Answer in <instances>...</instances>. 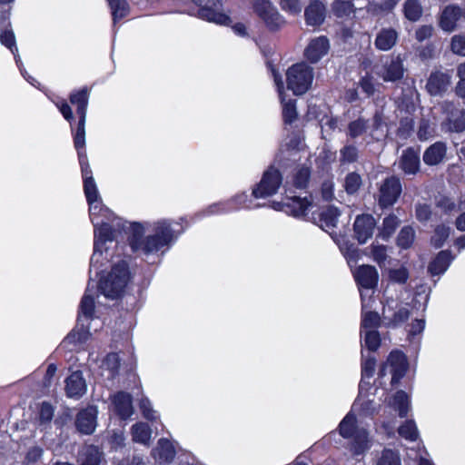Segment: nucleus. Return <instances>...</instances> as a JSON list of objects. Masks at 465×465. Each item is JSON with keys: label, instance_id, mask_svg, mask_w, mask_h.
Wrapping results in <instances>:
<instances>
[{"label": "nucleus", "instance_id": "2", "mask_svg": "<svg viewBox=\"0 0 465 465\" xmlns=\"http://www.w3.org/2000/svg\"><path fill=\"white\" fill-rule=\"evenodd\" d=\"M130 281V272L125 262L114 265L110 273L100 282L102 292L108 298H117Z\"/></svg>", "mask_w": 465, "mask_h": 465}, {"label": "nucleus", "instance_id": "64", "mask_svg": "<svg viewBox=\"0 0 465 465\" xmlns=\"http://www.w3.org/2000/svg\"><path fill=\"white\" fill-rule=\"evenodd\" d=\"M0 41L3 45H5L6 47L12 50V48L15 46V35L10 31H5L3 34L0 35Z\"/></svg>", "mask_w": 465, "mask_h": 465}, {"label": "nucleus", "instance_id": "41", "mask_svg": "<svg viewBox=\"0 0 465 465\" xmlns=\"http://www.w3.org/2000/svg\"><path fill=\"white\" fill-rule=\"evenodd\" d=\"M414 236L415 232L411 227H403L398 236V245L404 249L409 248L414 241Z\"/></svg>", "mask_w": 465, "mask_h": 465}, {"label": "nucleus", "instance_id": "19", "mask_svg": "<svg viewBox=\"0 0 465 465\" xmlns=\"http://www.w3.org/2000/svg\"><path fill=\"white\" fill-rule=\"evenodd\" d=\"M66 395L70 398H80L86 391L85 381L82 372H73L65 381Z\"/></svg>", "mask_w": 465, "mask_h": 465}, {"label": "nucleus", "instance_id": "18", "mask_svg": "<svg viewBox=\"0 0 465 465\" xmlns=\"http://www.w3.org/2000/svg\"><path fill=\"white\" fill-rule=\"evenodd\" d=\"M279 205H281L280 209L284 213L295 217H300L306 214V212L312 205V203L307 198L292 197L287 199L282 203H279Z\"/></svg>", "mask_w": 465, "mask_h": 465}, {"label": "nucleus", "instance_id": "54", "mask_svg": "<svg viewBox=\"0 0 465 465\" xmlns=\"http://www.w3.org/2000/svg\"><path fill=\"white\" fill-rule=\"evenodd\" d=\"M140 409L143 415V417L149 420H155L158 416L156 412L153 410L151 406V402L148 399L143 398L140 401Z\"/></svg>", "mask_w": 465, "mask_h": 465}, {"label": "nucleus", "instance_id": "27", "mask_svg": "<svg viewBox=\"0 0 465 465\" xmlns=\"http://www.w3.org/2000/svg\"><path fill=\"white\" fill-rule=\"evenodd\" d=\"M152 455L159 463H165L173 459L175 451L173 444L168 440L161 439L156 448L153 450Z\"/></svg>", "mask_w": 465, "mask_h": 465}, {"label": "nucleus", "instance_id": "14", "mask_svg": "<svg viewBox=\"0 0 465 465\" xmlns=\"http://www.w3.org/2000/svg\"><path fill=\"white\" fill-rule=\"evenodd\" d=\"M461 17V8L455 5H450L442 10L439 19V25L445 32H453L457 27L458 21Z\"/></svg>", "mask_w": 465, "mask_h": 465}, {"label": "nucleus", "instance_id": "53", "mask_svg": "<svg viewBox=\"0 0 465 465\" xmlns=\"http://www.w3.org/2000/svg\"><path fill=\"white\" fill-rule=\"evenodd\" d=\"M310 177V171L308 168H301L297 171L294 175L293 183L298 188H303L306 186Z\"/></svg>", "mask_w": 465, "mask_h": 465}, {"label": "nucleus", "instance_id": "51", "mask_svg": "<svg viewBox=\"0 0 465 465\" xmlns=\"http://www.w3.org/2000/svg\"><path fill=\"white\" fill-rule=\"evenodd\" d=\"M371 256L381 266L387 259V249L383 245H371Z\"/></svg>", "mask_w": 465, "mask_h": 465}, {"label": "nucleus", "instance_id": "20", "mask_svg": "<svg viewBox=\"0 0 465 465\" xmlns=\"http://www.w3.org/2000/svg\"><path fill=\"white\" fill-rule=\"evenodd\" d=\"M90 90L83 87L72 92L69 95L70 103L76 107L78 120H85Z\"/></svg>", "mask_w": 465, "mask_h": 465}, {"label": "nucleus", "instance_id": "36", "mask_svg": "<svg viewBox=\"0 0 465 465\" xmlns=\"http://www.w3.org/2000/svg\"><path fill=\"white\" fill-rule=\"evenodd\" d=\"M367 304L362 298V320H361V328L364 331H369L368 329H373L379 326L380 324V316L377 312H366Z\"/></svg>", "mask_w": 465, "mask_h": 465}, {"label": "nucleus", "instance_id": "26", "mask_svg": "<svg viewBox=\"0 0 465 465\" xmlns=\"http://www.w3.org/2000/svg\"><path fill=\"white\" fill-rule=\"evenodd\" d=\"M305 19L309 25H321L325 17V6L318 0L312 2L305 9Z\"/></svg>", "mask_w": 465, "mask_h": 465}, {"label": "nucleus", "instance_id": "12", "mask_svg": "<svg viewBox=\"0 0 465 465\" xmlns=\"http://www.w3.org/2000/svg\"><path fill=\"white\" fill-rule=\"evenodd\" d=\"M403 65L398 57L385 62L376 70V74L385 82L401 80L403 77Z\"/></svg>", "mask_w": 465, "mask_h": 465}, {"label": "nucleus", "instance_id": "37", "mask_svg": "<svg viewBox=\"0 0 465 465\" xmlns=\"http://www.w3.org/2000/svg\"><path fill=\"white\" fill-rule=\"evenodd\" d=\"M375 465H401L400 455L392 450L385 449L377 458Z\"/></svg>", "mask_w": 465, "mask_h": 465}, {"label": "nucleus", "instance_id": "16", "mask_svg": "<svg viewBox=\"0 0 465 465\" xmlns=\"http://www.w3.org/2000/svg\"><path fill=\"white\" fill-rule=\"evenodd\" d=\"M96 408L90 406L80 411L76 418V427L81 433L91 434L96 427Z\"/></svg>", "mask_w": 465, "mask_h": 465}, {"label": "nucleus", "instance_id": "15", "mask_svg": "<svg viewBox=\"0 0 465 465\" xmlns=\"http://www.w3.org/2000/svg\"><path fill=\"white\" fill-rule=\"evenodd\" d=\"M353 276L356 282L365 289L376 287L379 280V274L375 267L371 265L359 266L354 272Z\"/></svg>", "mask_w": 465, "mask_h": 465}, {"label": "nucleus", "instance_id": "4", "mask_svg": "<svg viewBox=\"0 0 465 465\" xmlns=\"http://www.w3.org/2000/svg\"><path fill=\"white\" fill-rule=\"evenodd\" d=\"M287 86L295 95L305 94L312 86L313 70L305 63L295 64L286 73Z\"/></svg>", "mask_w": 465, "mask_h": 465}, {"label": "nucleus", "instance_id": "5", "mask_svg": "<svg viewBox=\"0 0 465 465\" xmlns=\"http://www.w3.org/2000/svg\"><path fill=\"white\" fill-rule=\"evenodd\" d=\"M253 10L270 30H278L285 25L283 17L268 0L255 1Z\"/></svg>", "mask_w": 465, "mask_h": 465}, {"label": "nucleus", "instance_id": "17", "mask_svg": "<svg viewBox=\"0 0 465 465\" xmlns=\"http://www.w3.org/2000/svg\"><path fill=\"white\" fill-rule=\"evenodd\" d=\"M84 191L86 200L89 203V213L92 223H94L96 209H103L100 196L97 191L94 180H87L84 182Z\"/></svg>", "mask_w": 465, "mask_h": 465}, {"label": "nucleus", "instance_id": "48", "mask_svg": "<svg viewBox=\"0 0 465 465\" xmlns=\"http://www.w3.org/2000/svg\"><path fill=\"white\" fill-rule=\"evenodd\" d=\"M94 301L88 294H84L80 303V312L86 318H90L94 312Z\"/></svg>", "mask_w": 465, "mask_h": 465}, {"label": "nucleus", "instance_id": "25", "mask_svg": "<svg viewBox=\"0 0 465 465\" xmlns=\"http://www.w3.org/2000/svg\"><path fill=\"white\" fill-rule=\"evenodd\" d=\"M450 84V76L448 74L436 72L431 74L426 88L431 95H438L446 91Z\"/></svg>", "mask_w": 465, "mask_h": 465}, {"label": "nucleus", "instance_id": "21", "mask_svg": "<svg viewBox=\"0 0 465 465\" xmlns=\"http://www.w3.org/2000/svg\"><path fill=\"white\" fill-rule=\"evenodd\" d=\"M446 153V143L442 142H436L425 150L423 153V162L427 165H438L444 161Z\"/></svg>", "mask_w": 465, "mask_h": 465}, {"label": "nucleus", "instance_id": "61", "mask_svg": "<svg viewBox=\"0 0 465 465\" xmlns=\"http://www.w3.org/2000/svg\"><path fill=\"white\" fill-rule=\"evenodd\" d=\"M375 364H376V361H375L374 358L365 359L361 364L362 376L367 377V378L371 377L374 372Z\"/></svg>", "mask_w": 465, "mask_h": 465}, {"label": "nucleus", "instance_id": "8", "mask_svg": "<svg viewBox=\"0 0 465 465\" xmlns=\"http://www.w3.org/2000/svg\"><path fill=\"white\" fill-rule=\"evenodd\" d=\"M193 2L199 6L198 16L200 18L218 25L229 23V16L219 11L221 0H193Z\"/></svg>", "mask_w": 465, "mask_h": 465}, {"label": "nucleus", "instance_id": "45", "mask_svg": "<svg viewBox=\"0 0 465 465\" xmlns=\"http://www.w3.org/2000/svg\"><path fill=\"white\" fill-rule=\"evenodd\" d=\"M361 185V178L358 173H351L345 178V190L348 193H356Z\"/></svg>", "mask_w": 465, "mask_h": 465}, {"label": "nucleus", "instance_id": "56", "mask_svg": "<svg viewBox=\"0 0 465 465\" xmlns=\"http://www.w3.org/2000/svg\"><path fill=\"white\" fill-rule=\"evenodd\" d=\"M359 85L361 88V90L366 94L367 96L372 95L375 92L373 79L371 75L363 76L360 80Z\"/></svg>", "mask_w": 465, "mask_h": 465}, {"label": "nucleus", "instance_id": "42", "mask_svg": "<svg viewBox=\"0 0 465 465\" xmlns=\"http://www.w3.org/2000/svg\"><path fill=\"white\" fill-rule=\"evenodd\" d=\"M54 417V407L47 402H43L39 406L37 420L39 424L45 425L50 423Z\"/></svg>", "mask_w": 465, "mask_h": 465}, {"label": "nucleus", "instance_id": "28", "mask_svg": "<svg viewBox=\"0 0 465 465\" xmlns=\"http://www.w3.org/2000/svg\"><path fill=\"white\" fill-rule=\"evenodd\" d=\"M78 462L79 465H100L102 453L93 445L85 446L79 452Z\"/></svg>", "mask_w": 465, "mask_h": 465}, {"label": "nucleus", "instance_id": "57", "mask_svg": "<svg viewBox=\"0 0 465 465\" xmlns=\"http://www.w3.org/2000/svg\"><path fill=\"white\" fill-rule=\"evenodd\" d=\"M409 277V273L406 268L401 267L399 269H393L390 271V278L391 281L404 283Z\"/></svg>", "mask_w": 465, "mask_h": 465}, {"label": "nucleus", "instance_id": "60", "mask_svg": "<svg viewBox=\"0 0 465 465\" xmlns=\"http://www.w3.org/2000/svg\"><path fill=\"white\" fill-rule=\"evenodd\" d=\"M465 129V111H460L454 121L450 120V131L462 132Z\"/></svg>", "mask_w": 465, "mask_h": 465}, {"label": "nucleus", "instance_id": "49", "mask_svg": "<svg viewBox=\"0 0 465 465\" xmlns=\"http://www.w3.org/2000/svg\"><path fill=\"white\" fill-rule=\"evenodd\" d=\"M450 49L454 54L465 56V35H454L451 38Z\"/></svg>", "mask_w": 465, "mask_h": 465}, {"label": "nucleus", "instance_id": "62", "mask_svg": "<svg viewBox=\"0 0 465 465\" xmlns=\"http://www.w3.org/2000/svg\"><path fill=\"white\" fill-rule=\"evenodd\" d=\"M104 364L113 373L116 372L120 367V358L117 353H110L106 356Z\"/></svg>", "mask_w": 465, "mask_h": 465}, {"label": "nucleus", "instance_id": "40", "mask_svg": "<svg viewBox=\"0 0 465 465\" xmlns=\"http://www.w3.org/2000/svg\"><path fill=\"white\" fill-rule=\"evenodd\" d=\"M112 9L114 20L124 17L128 13V4L125 0H106Z\"/></svg>", "mask_w": 465, "mask_h": 465}, {"label": "nucleus", "instance_id": "58", "mask_svg": "<svg viewBox=\"0 0 465 465\" xmlns=\"http://www.w3.org/2000/svg\"><path fill=\"white\" fill-rule=\"evenodd\" d=\"M410 317V311L407 307H401L393 315L391 319V323L393 326H397L405 321H407Z\"/></svg>", "mask_w": 465, "mask_h": 465}, {"label": "nucleus", "instance_id": "39", "mask_svg": "<svg viewBox=\"0 0 465 465\" xmlns=\"http://www.w3.org/2000/svg\"><path fill=\"white\" fill-rule=\"evenodd\" d=\"M399 434L411 441H414L418 439L419 432L416 424L413 420H407L398 429Z\"/></svg>", "mask_w": 465, "mask_h": 465}, {"label": "nucleus", "instance_id": "33", "mask_svg": "<svg viewBox=\"0 0 465 465\" xmlns=\"http://www.w3.org/2000/svg\"><path fill=\"white\" fill-rule=\"evenodd\" d=\"M151 429L143 422L135 423L132 427L133 440L143 445H148L151 440Z\"/></svg>", "mask_w": 465, "mask_h": 465}, {"label": "nucleus", "instance_id": "46", "mask_svg": "<svg viewBox=\"0 0 465 465\" xmlns=\"http://www.w3.org/2000/svg\"><path fill=\"white\" fill-rule=\"evenodd\" d=\"M364 344L370 351H375L380 346V335L374 330L364 331Z\"/></svg>", "mask_w": 465, "mask_h": 465}, {"label": "nucleus", "instance_id": "52", "mask_svg": "<svg viewBox=\"0 0 465 465\" xmlns=\"http://www.w3.org/2000/svg\"><path fill=\"white\" fill-rule=\"evenodd\" d=\"M357 157V149L352 145H346L341 150V161L343 163H353Z\"/></svg>", "mask_w": 465, "mask_h": 465}, {"label": "nucleus", "instance_id": "50", "mask_svg": "<svg viewBox=\"0 0 465 465\" xmlns=\"http://www.w3.org/2000/svg\"><path fill=\"white\" fill-rule=\"evenodd\" d=\"M352 7L351 2L342 0L335 1L332 5L333 11L338 16L350 15L353 11Z\"/></svg>", "mask_w": 465, "mask_h": 465}, {"label": "nucleus", "instance_id": "47", "mask_svg": "<svg viewBox=\"0 0 465 465\" xmlns=\"http://www.w3.org/2000/svg\"><path fill=\"white\" fill-rule=\"evenodd\" d=\"M367 129V123L363 119H357L351 122L348 127V134L351 138L361 135Z\"/></svg>", "mask_w": 465, "mask_h": 465}, {"label": "nucleus", "instance_id": "55", "mask_svg": "<svg viewBox=\"0 0 465 465\" xmlns=\"http://www.w3.org/2000/svg\"><path fill=\"white\" fill-rule=\"evenodd\" d=\"M280 5L282 10L291 14H299L302 10L300 0H281Z\"/></svg>", "mask_w": 465, "mask_h": 465}, {"label": "nucleus", "instance_id": "6", "mask_svg": "<svg viewBox=\"0 0 465 465\" xmlns=\"http://www.w3.org/2000/svg\"><path fill=\"white\" fill-rule=\"evenodd\" d=\"M57 108L60 113L64 116V118L68 121L72 125V122L74 120L72 109L70 105L67 104L65 100H61L56 104ZM85 120H78L77 126L75 128L72 127L73 134H74V147L78 152V156H80V153L85 154L84 145H85Z\"/></svg>", "mask_w": 465, "mask_h": 465}, {"label": "nucleus", "instance_id": "3", "mask_svg": "<svg viewBox=\"0 0 465 465\" xmlns=\"http://www.w3.org/2000/svg\"><path fill=\"white\" fill-rule=\"evenodd\" d=\"M340 433L343 438H352L351 450L353 455L362 454L370 447V440L368 439V433L365 429H359L356 426V418L349 412L343 420L341 421Z\"/></svg>", "mask_w": 465, "mask_h": 465}, {"label": "nucleus", "instance_id": "10", "mask_svg": "<svg viewBox=\"0 0 465 465\" xmlns=\"http://www.w3.org/2000/svg\"><path fill=\"white\" fill-rule=\"evenodd\" d=\"M387 368H390V372L392 375L391 382L397 383L405 374L407 370V360L405 355L399 351H391L388 357L387 362L381 370V375L385 374Z\"/></svg>", "mask_w": 465, "mask_h": 465}, {"label": "nucleus", "instance_id": "32", "mask_svg": "<svg viewBox=\"0 0 465 465\" xmlns=\"http://www.w3.org/2000/svg\"><path fill=\"white\" fill-rule=\"evenodd\" d=\"M279 94L282 104V117L285 123L292 124L297 117L296 106L294 100L285 101L283 98V86L281 83L278 84Z\"/></svg>", "mask_w": 465, "mask_h": 465}, {"label": "nucleus", "instance_id": "9", "mask_svg": "<svg viewBox=\"0 0 465 465\" xmlns=\"http://www.w3.org/2000/svg\"><path fill=\"white\" fill-rule=\"evenodd\" d=\"M401 193V183L397 177L386 179L380 187L379 203L381 207L392 205Z\"/></svg>", "mask_w": 465, "mask_h": 465}, {"label": "nucleus", "instance_id": "35", "mask_svg": "<svg viewBox=\"0 0 465 465\" xmlns=\"http://www.w3.org/2000/svg\"><path fill=\"white\" fill-rule=\"evenodd\" d=\"M114 238L113 231L111 230L110 225L101 221V223H99V227L96 226L94 229V252L98 250V244L104 243L106 241H112Z\"/></svg>", "mask_w": 465, "mask_h": 465}, {"label": "nucleus", "instance_id": "44", "mask_svg": "<svg viewBox=\"0 0 465 465\" xmlns=\"http://www.w3.org/2000/svg\"><path fill=\"white\" fill-rule=\"evenodd\" d=\"M450 235V228L446 226H438L435 231L434 234L431 237V243L436 247L440 248L443 245L444 242L447 240V238Z\"/></svg>", "mask_w": 465, "mask_h": 465}, {"label": "nucleus", "instance_id": "30", "mask_svg": "<svg viewBox=\"0 0 465 465\" xmlns=\"http://www.w3.org/2000/svg\"><path fill=\"white\" fill-rule=\"evenodd\" d=\"M451 261V255L447 251H441L436 258L430 263L429 271L433 275L443 273L449 267Z\"/></svg>", "mask_w": 465, "mask_h": 465}, {"label": "nucleus", "instance_id": "23", "mask_svg": "<svg viewBox=\"0 0 465 465\" xmlns=\"http://www.w3.org/2000/svg\"><path fill=\"white\" fill-rule=\"evenodd\" d=\"M248 196L245 193L236 195L227 203H215L209 207L210 213H219L229 212L239 208H252V204L247 203Z\"/></svg>", "mask_w": 465, "mask_h": 465}, {"label": "nucleus", "instance_id": "34", "mask_svg": "<svg viewBox=\"0 0 465 465\" xmlns=\"http://www.w3.org/2000/svg\"><path fill=\"white\" fill-rule=\"evenodd\" d=\"M390 404L398 411L401 417H405L410 411V400L408 395L402 391H397Z\"/></svg>", "mask_w": 465, "mask_h": 465}, {"label": "nucleus", "instance_id": "31", "mask_svg": "<svg viewBox=\"0 0 465 465\" xmlns=\"http://www.w3.org/2000/svg\"><path fill=\"white\" fill-rule=\"evenodd\" d=\"M339 216L340 212L337 208L328 206L320 213V226L328 232L336 226Z\"/></svg>", "mask_w": 465, "mask_h": 465}, {"label": "nucleus", "instance_id": "7", "mask_svg": "<svg viewBox=\"0 0 465 465\" xmlns=\"http://www.w3.org/2000/svg\"><path fill=\"white\" fill-rule=\"evenodd\" d=\"M282 183V175L280 172L270 167L264 172L260 183L252 191L255 198H264L274 194Z\"/></svg>", "mask_w": 465, "mask_h": 465}, {"label": "nucleus", "instance_id": "13", "mask_svg": "<svg viewBox=\"0 0 465 465\" xmlns=\"http://www.w3.org/2000/svg\"><path fill=\"white\" fill-rule=\"evenodd\" d=\"M375 224L374 218L370 214L357 216L353 224V230L360 243H364L371 237Z\"/></svg>", "mask_w": 465, "mask_h": 465}, {"label": "nucleus", "instance_id": "63", "mask_svg": "<svg viewBox=\"0 0 465 465\" xmlns=\"http://www.w3.org/2000/svg\"><path fill=\"white\" fill-rule=\"evenodd\" d=\"M432 32H433V28L431 25L420 26L416 31V38L418 41L421 42V41L430 37L432 35Z\"/></svg>", "mask_w": 465, "mask_h": 465}, {"label": "nucleus", "instance_id": "11", "mask_svg": "<svg viewBox=\"0 0 465 465\" xmlns=\"http://www.w3.org/2000/svg\"><path fill=\"white\" fill-rule=\"evenodd\" d=\"M329 48V40L325 36L313 38L304 49V57L310 63L315 64L327 54Z\"/></svg>", "mask_w": 465, "mask_h": 465}, {"label": "nucleus", "instance_id": "59", "mask_svg": "<svg viewBox=\"0 0 465 465\" xmlns=\"http://www.w3.org/2000/svg\"><path fill=\"white\" fill-rule=\"evenodd\" d=\"M79 162L82 169L84 182L87 180H94L92 176V171L87 162L86 154L80 153Z\"/></svg>", "mask_w": 465, "mask_h": 465}, {"label": "nucleus", "instance_id": "29", "mask_svg": "<svg viewBox=\"0 0 465 465\" xmlns=\"http://www.w3.org/2000/svg\"><path fill=\"white\" fill-rule=\"evenodd\" d=\"M397 37L395 30L383 29L378 34L375 39V45L382 51L390 50L396 44Z\"/></svg>", "mask_w": 465, "mask_h": 465}, {"label": "nucleus", "instance_id": "1", "mask_svg": "<svg viewBox=\"0 0 465 465\" xmlns=\"http://www.w3.org/2000/svg\"><path fill=\"white\" fill-rule=\"evenodd\" d=\"M143 228L135 223L133 226L129 244L133 252L149 256L158 252L162 248L168 246L175 238L172 223L166 220L155 222L152 226V233L143 236Z\"/></svg>", "mask_w": 465, "mask_h": 465}, {"label": "nucleus", "instance_id": "38", "mask_svg": "<svg viewBox=\"0 0 465 465\" xmlns=\"http://www.w3.org/2000/svg\"><path fill=\"white\" fill-rule=\"evenodd\" d=\"M403 11L406 18L411 21H417L422 14L421 5L417 0H407Z\"/></svg>", "mask_w": 465, "mask_h": 465}, {"label": "nucleus", "instance_id": "43", "mask_svg": "<svg viewBox=\"0 0 465 465\" xmlns=\"http://www.w3.org/2000/svg\"><path fill=\"white\" fill-rule=\"evenodd\" d=\"M399 223H400V221L396 215L391 214V215L387 216L383 220V226H382V230L381 232V236L384 239L389 238L395 232Z\"/></svg>", "mask_w": 465, "mask_h": 465}, {"label": "nucleus", "instance_id": "22", "mask_svg": "<svg viewBox=\"0 0 465 465\" xmlns=\"http://www.w3.org/2000/svg\"><path fill=\"white\" fill-rule=\"evenodd\" d=\"M400 167L406 174H415L420 169V152L413 148L405 150L401 157Z\"/></svg>", "mask_w": 465, "mask_h": 465}, {"label": "nucleus", "instance_id": "24", "mask_svg": "<svg viewBox=\"0 0 465 465\" xmlns=\"http://www.w3.org/2000/svg\"><path fill=\"white\" fill-rule=\"evenodd\" d=\"M113 403L116 413L124 420L134 413L132 396L129 393L120 391L113 398Z\"/></svg>", "mask_w": 465, "mask_h": 465}]
</instances>
